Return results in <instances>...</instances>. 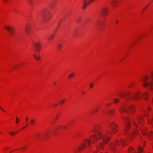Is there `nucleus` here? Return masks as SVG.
<instances>
[{
  "instance_id": "nucleus-32",
  "label": "nucleus",
  "mask_w": 153,
  "mask_h": 153,
  "mask_svg": "<svg viewBox=\"0 0 153 153\" xmlns=\"http://www.w3.org/2000/svg\"><path fill=\"white\" fill-rule=\"evenodd\" d=\"M74 75V73H72L71 74H70L68 77V78H71Z\"/></svg>"
},
{
  "instance_id": "nucleus-52",
  "label": "nucleus",
  "mask_w": 153,
  "mask_h": 153,
  "mask_svg": "<svg viewBox=\"0 0 153 153\" xmlns=\"http://www.w3.org/2000/svg\"><path fill=\"white\" fill-rule=\"evenodd\" d=\"M53 84H54V85H56V82H53Z\"/></svg>"
},
{
  "instance_id": "nucleus-46",
  "label": "nucleus",
  "mask_w": 153,
  "mask_h": 153,
  "mask_svg": "<svg viewBox=\"0 0 153 153\" xmlns=\"http://www.w3.org/2000/svg\"><path fill=\"white\" fill-rule=\"evenodd\" d=\"M66 128V126H64L62 128L63 129H65Z\"/></svg>"
},
{
  "instance_id": "nucleus-13",
  "label": "nucleus",
  "mask_w": 153,
  "mask_h": 153,
  "mask_svg": "<svg viewBox=\"0 0 153 153\" xmlns=\"http://www.w3.org/2000/svg\"><path fill=\"white\" fill-rule=\"evenodd\" d=\"M5 29L10 33L11 36H13L15 31L12 26H5Z\"/></svg>"
},
{
  "instance_id": "nucleus-53",
  "label": "nucleus",
  "mask_w": 153,
  "mask_h": 153,
  "mask_svg": "<svg viewBox=\"0 0 153 153\" xmlns=\"http://www.w3.org/2000/svg\"><path fill=\"white\" fill-rule=\"evenodd\" d=\"M144 11V9H143V10L142 11V13H143Z\"/></svg>"
},
{
  "instance_id": "nucleus-44",
  "label": "nucleus",
  "mask_w": 153,
  "mask_h": 153,
  "mask_svg": "<svg viewBox=\"0 0 153 153\" xmlns=\"http://www.w3.org/2000/svg\"><path fill=\"white\" fill-rule=\"evenodd\" d=\"M111 105V104H110V103H108L106 104V106H108V105Z\"/></svg>"
},
{
  "instance_id": "nucleus-42",
  "label": "nucleus",
  "mask_w": 153,
  "mask_h": 153,
  "mask_svg": "<svg viewBox=\"0 0 153 153\" xmlns=\"http://www.w3.org/2000/svg\"><path fill=\"white\" fill-rule=\"evenodd\" d=\"M0 108L4 112V111L3 110V109L0 106Z\"/></svg>"
},
{
  "instance_id": "nucleus-51",
  "label": "nucleus",
  "mask_w": 153,
  "mask_h": 153,
  "mask_svg": "<svg viewBox=\"0 0 153 153\" xmlns=\"http://www.w3.org/2000/svg\"><path fill=\"white\" fill-rule=\"evenodd\" d=\"M97 150H98L99 149V147L98 146H97Z\"/></svg>"
},
{
  "instance_id": "nucleus-20",
  "label": "nucleus",
  "mask_w": 153,
  "mask_h": 153,
  "mask_svg": "<svg viewBox=\"0 0 153 153\" xmlns=\"http://www.w3.org/2000/svg\"><path fill=\"white\" fill-rule=\"evenodd\" d=\"M119 0H113L111 1V4L114 7H116L117 6Z\"/></svg>"
},
{
  "instance_id": "nucleus-58",
  "label": "nucleus",
  "mask_w": 153,
  "mask_h": 153,
  "mask_svg": "<svg viewBox=\"0 0 153 153\" xmlns=\"http://www.w3.org/2000/svg\"><path fill=\"white\" fill-rule=\"evenodd\" d=\"M152 76H153V73H152Z\"/></svg>"
},
{
  "instance_id": "nucleus-43",
  "label": "nucleus",
  "mask_w": 153,
  "mask_h": 153,
  "mask_svg": "<svg viewBox=\"0 0 153 153\" xmlns=\"http://www.w3.org/2000/svg\"><path fill=\"white\" fill-rule=\"evenodd\" d=\"M28 119H29V118L28 117H26L25 119V120H26V121H27L28 120Z\"/></svg>"
},
{
  "instance_id": "nucleus-2",
  "label": "nucleus",
  "mask_w": 153,
  "mask_h": 153,
  "mask_svg": "<svg viewBox=\"0 0 153 153\" xmlns=\"http://www.w3.org/2000/svg\"><path fill=\"white\" fill-rule=\"evenodd\" d=\"M119 110L121 113L125 112L127 113H130L131 114H133L135 111L134 108L133 106H128L125 104L120 108Z\"/></svg>"
},
{
  "instance_id": "nucleus-28",
  "label": "nucleus",
  "mask_w": 153,
  "mask_h": 153,
  "mask_svg": "<svg viewBox=\"0 0 153 153\" xmlns=\"http://www.w3.org/2000/svg\"><path fill=\"white\" fill-rule=\"evenodd\" d=\"M114 112H115V111L114 110H112L111 111H110L108 112V113L109 114L112 115V114L113 113H114Z\"/></svg>"
},
{
  "instance_id": "nucleus-31",
  "label": "nucleus",
  "mask_w": 153,
  "mask_h": 153,
  "mask_svg": "<svg viewBox=\"0 0 153 153\" xmlns=\"http://www.w3.org/2000/svg\"><path fill=\"white\" fill-rule=\"evenodd\" d=\"M30 122L31 124H33L35 123L36 121L34 119H33L30 120Z\"/></svg>"
},
{
  "instance_id": "nucleus-59",
  "label": "nucleus",
  "mask_w": 153,
  "mask_h": 153,
  "mask_svg": "<svg viewBox=\"0 0 153 153\" xmlns=\"http://www.w3.org/2000/svg\"><path fill=\"white\" fill-rule=\"evenodd\" d=\"M145 115L146 116H148V115H146V114H145Z\"/></svg>"
},
{
  "instance_id": "nucleus-61",
  "label": "nucleus",
  "mask_w": 153,
  "mask_h": 153,
  "mask_svg": "<svg viewBox=\"0 0 153 153\" xmlns=\"http://www.w3.org/2000/svg\"><path fill=\"white\" fill-rule=\"evenodd\" d=\"M40 140H42V139H40Z\"/></svg>"
},
{
  "instance_id": "nucleus-17",
  "label": "nucleus",
  "mask_w": 153,
  "mask_h": 153,
  "mask_svg": "<svg viewBox=\"0 0 153 153\" xmlns=\"http://www.w3.org/2000/svg\"><path fill=\"white\" fill-rule=\"evenodd\" d=\"M130 94V93L129 92H128L127 93V94H126L124 92L121 91L118 94V96H120L122 98H125L126 96L127 95H129Z\"/></svg>"
},
{
  "instance_id": "nucleus-1",
  "label": "nucleus",
  "mask_w": 153,
  "mask_h": 153,
  "mask_svg": "<svg viewBox=\"0 0 153 153\" xmlns=\"http://www.w3.org/2000/svg\"><path fill=\"white\" fill-rule=\"evenodd\" d=\"M100 128L99 126H95L93 131L96 134L95 135H93L90 137V140L92 143L94 142L95 140L102 139L105 144H107L110 140V138L108 137L105 134H103L99 130Z\"/></svg>"
},
{
  "instance_id": "nucleus-57",
  "label": "nucleus",
  "mask_w": 153,
  "mask_h": 153,
  "mask_svg": "<svg viewBox=\"0 0 153 153\" xmlns=\"http://www.w3.org/2000/svg\"><path fill=\"white\" fill-rule=\"evenodd\" d=\"M147 6H147V5L146 6H145V8H146V7H147Z\"/></svg>"
},
{
  "instance_id": "nucleus-22",
  "label": "nucleus",
  "mask_w": 153,
  "mask_h": 153,
  "mask_svg": "<svg viewBox=\"0 0 153 153\" xmlns=\"http://www.w3.org/2000/svg\"><path fill=\"white\" fill-rule=\"evenodd\" d=\"M30 28V27L28 25H27L25 29V32L28 35L29 34V30Z\"/></svg>"
},
{
  "instance_id": "nucleus-37",
  "label": "nucleus",
  "mask_w": 153,
  "mask_h": 153,
  "mask_svg": "<svg viewBox=\"0 0 153 153\" xmlns=\"http://www.w3.org/2000/svg\"><path fill=\"white\" fill-rule=\"evenodd\" d=\"M94 86V84L93 83H91L90 84V85H89V87L90 88H92Z\"/></svg>"
},
{
  "instance_id": "nucleus-16",
  "label": "nucleus",
  "mask_w": 153,
  "mask_h": 153,
  "mask_svg": "<svg viewBox=\"0 0 153 153\" xmlns=\"http://www.w3.org/2000/svg\"><path fill=\"white\" fill-rule=\"evenodd\" d=\"M101 13L103 16H106L108 13V8L106 7L102 8L101 10Z\"/></svg>"
},
{
  "instance_id": "nucleus-18",
  "label": "nucleus",
  "mask_w": 153,
  "mask_h": 153,
  "mask_svg": "<svg viewBox=\"0 0 153 153\" xmlns=\"http://www.w3.org/2000/svg\"><path fill=\"white\" fill-rule=\"evenodd\" d=\"M137 130H135L134 131L133 133L128 132L129 136L130 138V139L132 140L133 139V137H134L135 134H137Z\"/></svg>"
},
{
  "instance_id": "nucleus-14",
  "label": "nucleus",
  "mask_w": 153,
  "mask_h": 153,
  "mask_svg": "<svg viewBox=\"0 0 153 153\" xmlns=\"http://www.w3.org/2000/svg\"><path fill=\"white\" fill-rule=\"evenodd\" d=\"M94 0H88L87 1V0H82V2L83 4L82 8L83 9H85L88 4Z\"/></svg>"
},
{
  "instance_id": "nucleus-30",
  "label": "nucleus",
  "mask_w": 153,
  "mask_h": 153,
  "mask_svg": "<svg viewBox=\"0 0 153 153\" xmlns=\"http://www.w3.org/2000/svg\"><path fill=\"white\" fill-rule=\"evenodd\" d=\"M65 100V99H63L61 101H60V103L61 105H62Z\"/></svg>"
},
{
  "instance_id": "nucleus-45",
  "label": "nucleus",
  "mask_w": 153,
  "mask_h": 153,
  "mask_svg": "<svg viewBox=\"0 0 153 153\" xmlns=\"http://www.w3.org/2000/svg\"><path fill=\"white\" fill-rule=\"evenodd\" d=\"M4 1L6 2H8V0H3Z\"/></svg>"
},
{
  "instance_id": "nucleus-38",
  "label": "nucleus",
  "mask_w": 153,
  "mask_h": 153,
  "mask_svg": "<svg viewBox=\"0 0 153 153\" xmlns=\"http://www.w3.org/2000/svg\"><path fill=\"white\" fill-rule=\"evenodd\" d=\"M17 133H13L11 132H9V134H11L12 136H13L15 134H16Z\"/></svg>"
},
{
  "instance_id": "nucleus-25",
  "label": "nucleus",
  "mask_w": 153,
  "mask_h": 153,
  "mask_svg": "<svg viewBox=\"0 0 153 153\" xmlns=\"http://www.w3.org/2000/svg\"><path fill=\"white\" fill-rule=\"evenodd\" d=\"M62 46V45L61 44H59L57 47V49L59 50L61 49Z\"/></svg>"
},
{
  "instance_id": "nucleus-5",
  "label": "nucleus",
  "mask_w": 153,
  "mask_h": 153,
  "mask_svg": "<svg viewBox=\"0 0 153 153\" xmlns=\"http://www.w3.org/2000/svg\"><path fill=\"white\" fill-rule=\"evenodd\" d=\"M148 95V94L147 92H146L142 95H141L139 93H136L133 94L132 98L133 100H136L140 99L142 96L145 100H148L147 97Z\"/></svg>"
},
{
  "instance_id": "nucleus-29",
  "label": "nucleus",
  "mask_w": 153,
  "mask_h": 153,
  "mask_svg": "<svg viewBox=\"0 0 153 153\" xmlns=\"http://www.w3.org/2000/svg\"><path fill=\"white\" fill-rule=\"evenodd\" d=\"M49 132L48 131H46L45 132V133L44 134V136L43 137H46V136H48V137L49 136Z\"/></svg>"
},
{
  "instance_id": "nucleus-54",
  "label": "nucleus",
  "mask_w": 153,
  "mask_h": 153,
  "mask_svg": "<svg viewBox=\"0 0 153 153\" xmlns=\"http://www.w3.org/2000/svg\"><path fill=\"white\" fill-rule=\"evenodd\" d=\"M151 109V108H148V109L149 110H150Z\"/></svg>"
},
{
  "instance_id": "nucleus-27",
  "label": "nucleus",
  "mask_w": 153,
  "mask_h": 153,
  "mask_svg": "<svg viewBox=\"0 0 153 153\" xmlns=\"http://www.w3.org/2000/svg\"><path fill=\"white\" fill-rule=\"evenodd\" d=\"M82 20V18L81 17H79L76 19V22L78 23H79L80 22V21Z\"/></svg>"
},
{
  "instance_id": "nucleus-34",
  "label": "nucleus",
  "mask_w": 153,
  "mask_h": 153,
  "mask_svg": "<svg viewBox=\"0 0 153 153\" xmlns=\"http://www.w3.org/2000/svg\"><path fill=\"white\" fill-rule=\"evenodd\" d=\"M54 35L52 34L49 37H48V39L49 40H51L54 37Z\"/></svg>"
},
{
  "instance_id": "nucleus-3",
  "label": "nucleus",
  "mask_w": 153,
  "mask_h": 153,
  "mask_svg": "<svg viewBox=\"0 0 153 153\" xmlns=\"http://www.w3.org/2000/svg\"><path fill=\"white\" fill-rule=\"evenodd\" d=\"M90 142L88 140H85L82 143V144L79 146L77 148V149H74V153H80L81 151L84 150L85 147L88 146L90 144Z\"/></svg>"
},
{
  "instance_id": "nucleus-62",
  "label": "nucleus",
  "mask_w": 153,
  "mask_h": 153,
  "mask_svg": "<svg viewBox=\"0 0 153 153\" xmlns=\"http://www.w3.org/2000/svg\"><path fill=\"white\" fill-rule=\"evenodd\" d=\"M152 103H153V100H152Z\"/></svg>"
},
{
  "instance_id": "nucleus-8",
  "label": "nucleus",
  "mask_w": 153,
  "mask_h": 153,
  "mask_svg": "<svg viewBox=\"0 0 153 153\" xmlns=\"http://www.w3.org/2000/svg\"><path fill=\"white\" fill-rule=\"evenodd\" d=\"M148 77L147 76H145L143 78L142 80L143 81L145 82L143 84V86L145 87H146L147 86H149V88L151 89V87L153 84V82H152V79L151 80L150 82L147 81L148 80Z\"/></svg>"
},
{
  "instance_id": "nucleus-47",
  "label": "nucleus",
  "mask_w": 153,
  "mask_h": 153,
  "mask_svg": "<svg viewBox=\"0 0 153 153\" xmlns=\"http://www.w3.org/2000/svg\"><path fill=\"white\" fill-rule=\"evenodd\" d=\"M130 98H127L126 100H127V101H128L130 99Z\"/></svg>"
},
{
  "instance_id": "nucleus-6",
  "label": "nucleus",
  "mask_w": 153,
  "mask_h": 153,
  "mask_svg": "<svg viewBox=\"0 0 153 153\" xmlns=\"http://www.w3.org/2000/svg\"><path fill=\"white\" fill-rule=\"evenodd\" d=\"M147 129L145 128H144L141 129V131L143 135L146 136L148 139L151 140L153 139V132L151 131L149 133L146 132Z\"/></svg>"
},
{
  "instance_id": "nucleus-48",
  "label": "nucleus",
  "mask_w": 153,
  "mask_h": 153,
  "mask_svg": "<svg viewBox=\"0 0 153 153\" xmlns=\"http://www.w3.org/2000/svg\"><path fill=\"white\" fill-rule=\"evenodd\" d=\"M118 22H119V21H118V20H117L116 22V24H117Z\"/></svg>"
},
{
  "instance_id": "nucleus-26",
  "label": "nucleus",
  "mask_w": 153,
  "mask_h": 153,
  "mask_svg": "<svg viewBox=\"0 0 153 153\" xmlns=\"http://www.w3.org/2000/svg\"><path fill=\"white\" fill-rule=\"evenodd\" d=\"M120 100L117 98H116L114 100V102L115 104H116L117 103L119 102Z\"/></svg>"
},
{
  "instance_id": "nucleus-19",
  "label": "nucleus",
  "mask_w": 153,
  "mask_h": 153,
  "mask_svg": "<svg viewBox=\"0 0 153 153\" xmlns=\"http://www.w3.org/2000/svg\"><path fill=\"white\" fill-rule=\"evenodd\" d=\"M105 23L104 21H98L96 23V26L97 27L98 26H101L104 25Z\"/></svg>"
},
{
  "instance_id": "nucleus-35",
  "label": "nucleus",
  "mask_w": 153,
  "mask_h": 153,
  "mask_svg": "<svg viewBox=\"0 0 153 153\" xmlns=\"http://www.w3.org/2000/svg\"><path fill=\"white\" fill-rule=\"evenodd\" d=\"M19 118L18 117H16V123L17 124H18L19 122Z\"/></svg>"
},
{
  "instance_id": "nucleus-56",
  "label": "nucleus",
  "mask_w": 153,
  "mask_h": 153,
  "mask_svg": "<svg viewBox=\"0 0 153 153\" xmlns=\"http://www.w3.org/2000/svg\"><path fill=\"white\" fill-rule=\"evenodd\" d=\"M25 149V147H24L22 148V149Z\"/></svg>"
},
{
  "instance_id": "nucleus-39",
  "label": "nucleus",
  "mask_w": 153,
  "mask_h": 153,
  "mask_svg": "<svg viewBox=\"0 0 153 153\" xmlns=\"http://www.w3.org/2000/svg\"><path fill=\"white\" fill-rule=\"evenodd\" d=\"M20 66V65L19 64H18L17 65H15L14 67V68H17V67H19Z\"/></svg>"
},
{
  "instance_id": "nucleus-23",
  "label": "nucleus",
  "mask_w": 153,
  "mask_h": 153,
  "mask_svg": "<svg viewBox=\"0 0 153 153\" xmlns=\"http://www.w3.org/2000/svg\"><path fill=\"white\" fill-rule=\"evenodd\" d=\"M33 56L34 58L37 61L39 60L40 59V57L39 56H36L35 54H33Z\"/></svg>"
},
{
  "instance_id": "nucleus-24",
  "label": "nucleus",
  "mask_w": 153,
  "mask_h": 153,
  "mask_svg": "<svg viewBox=\"0 0 153 153\" xmlns=\"http://www.w3.org/2000/svg\"><path fill=\"white\" fill-rule=\"evenodd\" d=\"M99 147L102 149L104 148V145L102 143H100L99 144Z\"/></svg>"
},
{
  "instance_id": "nucleus-9",
  "label": "nucleus",
  "mask_w": 153,
  "mask_h": 153,
  "mask_svg": "<svg viewBox=\"0 0 153 153\" xmlns=\"http://www.w3.org/2000/svg\"><path fill=\"white\" fill-rule=\"evenodd\" d=\"M116 127L117 125L114 123H112L109 125V127L111 130L110 131H108V132L111 134H112V132L115 133L117 131L116 129Z\"/></svg>"
},
{
  "instance_id": "nucleus-40",
  "label": "nucleus",
  "mask_w": 153,
  "mask_h": 153,
  "mask_svg": "<svg viewBox=\"0 0 153 153\" xmlns=\"http://www.w3.org/2000/svg\"><path fill=\"white\" fill-rule=\"evenodd\" d=\"M28 1L30 4L31 5L32 1V0H28Z\"/></svg>"
},
{
  "instance_id": "nucleus-11",
  "label": "nucleus",
  "mask_w": 153,
  "mask_h": 153,
  "mask_svg": "<svg viewBox=\"0 0 153 153\" xmlns=\"http://www.w3.org/2000/svg\"><path fill=\"white\" fill-rule=\"evenodd\" d=\"M123 120L126 122V126L125 129L124 130V133L125 134H127L126 132L129 128H130V122L129 121V118L127 117L126 118H123Z\"/></svg>"
},
{
  "instance_id": "nucleus-33",
  "label": "nucleus",
  "mask_w": 153,
  "mask_h": 153,
  "mask_svg": "<svg viewBox=\"0 0 153 153\" xmlns=\"http://www.w3.org/2000/svg\"><path fill=\"white\" fill-rule=\"evenodd\" d=\"M97 111V109L95 108L93 110V111L91 112V114H93L96 113Z\"/></svg>"
},
{
  "instance_id": "nucleus-21",
  "label": "nucleus",
  "mask_w": 153,
  "mask_h": 153,
  "mask_svg": "<svg viewBox=\"0 0 153 153\" xmlns=\"http://www.w3.org/2000/svg\"><path fill=\"white\" fill-rule=\"evenodd\" d=\"M127 140V139H122L121 140L120 142L122 146H123L127 144L125 143L126 142Z\"/></svg>"
},
{
  "instance_id": "nucleus-4",
  "label": "nucleus",
  "mask_w": 153,
  "mask_h": 153,
  "mask_svg": "<svg viewBox=\"0 0 153 153\" xmlns=\"http://www.w3.org/2000/svg\"><path fill=\"white\" fill-rule=\"evenodd\" d=\"M41 15L44 22L48 21L51 18L50 12L47 9H45L42 12Z\"/></svg>"
},
{
  "instance_id": "nucleus-12",
  "label": "nucleus",
  "mask_w": 153,
  "mask_h": 153,
  "mask_svg": "<svg viewBox=\"0 0 153 153\" xmlns=\"http://www.w3.org/2000/svg\"><path fill=\"white\" fill-rule=\"evenodd\" d=\"M33 44L35 51L39 53L41 48L40 43L39 42L37 43L34 42L33 43Z\"/></svg>"
},
{
  "instance_id": "nucleus-49",
  "label": "nucleus",
  "mask_w": 153,
  "mask_h": 153,
  "mask_svg": "<svg viewBox=\"0 0 153 153\" xmlns=\"http://www.w3.org/2000/svg\"><path fill=\"white\" fill-rule=\"evenodd\" d=\"M59 116L56 117V119L57 120L59 118Z\"/></svg>"
},
{
  "instance_id": "nucleus-63",
  "label": "nucleus",
  "mask_w": 153,
  "mask_h": 153,
  "mask_svg": "<svg viewBox=\"0 0 153 153\" xmlns=\"http://www.w3.org/2000/svg\"><path fill=\"white\" fill-rule=\"evenodd\" d=\"M1 133V131H0V133Z\"/></svg>"
},
{
  "instance_id": "nucleus-60",
  "label": "nucleus",
  "mask_w": 153,
  "mask_h": 153,
  "mask_svg": "<svg viewBox=\"0 0 153 153\" xmlns=\"http://www.w3.org/2000/svg\"><path fill=\"white\" fill-rule=\"evenodd\" d=\"M54 123V122H52V123Z\"/></svg>"
},
{
  "instance_id": "nucleus-55",
  "label": "nucleus",
  "mask_w": 153,
  "mask_h": 153,
  "mask_svg": "<svg viewBox=\"0 0 153 153\" xmlns=\"http://www.w3.org/2000/svg\"><path fill=\"white\" fill-rule=\"evenodd\" d=\"M55 105V106H56L58 105V104Z\"/></svg>"
},
{
  "instance_id": "nucleus-64",
  "label": "nucleus",
  "mask_w": 153,
  "mask_h": 153,
  "mask_svg": "<svg viewBox=\"0 0 153 153\" xmlns=\"http://www.w3.org/2000/svg\"><path fill=\"white\" fill-rule=\"evenodd\" d=\"M94 153H95V152H94Z\"/></svg>"
},
{
  "instance_id": "nucleus-50",
  "label": "nucleus",
  "mask_w": 153,
  "mask_h": 153,
  "mask_svg": "<svg viewBox=\"0 0 153 153\" xmlns=\"http://www.w3.org/2000/svg\"><path fill=\"white\" fill-rule=\"evenodd\" d=\"M26 127V126H25L24 127H23L22 128V129H24Z\"/></svg>"
},
{
  "instance_id": "nucleus-10",
  "label": "nucleus",
  "mask_w": 153,
  "mask_h": 153,
  "mask_svg": "<svg viewBox=\"0 0 153 153\" xmlns=\"http://www.w3.org/2000/svg\"><path fill=\"white\" fill-rule=\"evenodd\" d=\"M137 149L138 152H135L134 148L132 147H130L128 150V153H140L143 151V149L142 147L140 146L137 147Z\"/></svg>"
},
{
  "instance_id": "nucleus-41",
  "label": "nucleus",
  "mask_w": 153,
  "mask_h": 153,
  "mask_svg": "<svg viewBox=\"0 0 153 153\" xmlns=\"http://www.w3.org/2000/svg\"><path fill=\"white\" fill-rule=\"evenodd\" d=\"M133 83L131 84V85H130L129 86H128L129 87H131L132 86H133Z\"/></svg>"
},
{
  "instance_id": "nucleus-7",
  "label": "nucleus",
  "mask_w": 153,
  "mask_h": 153,
  "mask_svg": "<svg viewBox=\"0 0 153 153\" xmlns=\"http://www.w3.org/2000/svg\"><path fill=\"white\" fill-rule=\"evenodd\" d=\"M137 119V122L134 120H133L132 121V122L136 127L140 128V126H142L143 125L142 123L143 121V118L141 116H139Z\"/></svg>"
},
{
  "instance_id": "nucleus-36",
  "label": "nucleus",
  "mask_w": 153,
  "mask_h": 153,
  "mask_svg": "<svg viewBox=\"0 0 153 153\" xmlns=\"http://www.w3.org/2000/svg\"><path fill=\"white\" fill-rule=\"evenodd\" d=\"M148 123L150 124H151L152 125H153V118H152V121L151 120H149L148 121Z\"/></svg>"
},
{
  "instance_id": "nucleus-15",
  "label": "nucleus",
  "mask_w": 153,
  "mask_h": 153,
  "mask_svg": "<svg viewBox=\"0 0 153 153\" xmlns=\"http://www.w3.org/2000/svg\"><path fill=\"white\" fill-rule=\"evenodd\" d=\"M120 142L118 140H116L115 143L111 144L110 147L113 151H114L116 149V147L118 146L120 144Z\"/></svg>"
}]
</instances>
